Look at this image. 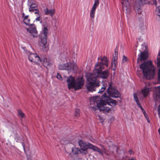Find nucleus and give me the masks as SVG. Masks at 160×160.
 <instances>
[{
  "label": "nucleus",
  "instance_id": "obj_1",
  "mask_svg": "<svg viewBox=\"0 0 160 160\" xmlns=\"http://www.w3.org/2000/svg\"><path fill=\"white\" fill-rule=\"evenodd\" d=\"M99 98L98 96H97L92 98L91 99V104L92 103L96 102L97 106H91L90 108V109L92 111H95L97 109V108H99L100 111H102L104 113H108L110 110V109L107 106H106L107 104L112 107L115 106L117 102L116 101L111 99L108 96L106 93L102 96L101 100L98 101Z\"/></svg>",
  "mask_w": 160,
  "mask_h": 160
},
{
  "label": "nucleus",
  "instance_id": "obj_2",
  "mask_svg": "<svg viewBox=\"0 0 160 160\" xmlns=\"http://www.w3.org/2000/svg\"><path fill=\"white\" fill-rule=\"evenodd\" d=\"M102 67L97 64L96 66V69L92 73H88L86 74L87 82L86 86L87 90L91 92L96 91V88L100 86V81L97 80L99 72L98 70L102 69Z\"/></svg>",
  "mask_w": 160,
  "mask_h": 160
},
{
  "label": "nucleus",
  "instance_id": "obj_3",
  "mask_svg": "<svg viewBox=\"0 0 160 160\" xmlns=\"http://www.w3.org/2000/svg\"><path fill=\"white\" fill-rule=\"evenodd\" d=\"M144 77L148 79L154 78L155 74V67L152 65V62L149 61L142 63L140 66Z\"/></svg>",
  "mask_w": 160,
  "mask_h": 160
},
{
  "label": "nucleus",
  "instance_id": "obj_4",
  "mask_svg": "<svg viewBox=\"0 0 160 160\" xmlns=\"http://www.w3.org/2000/svg\"><path fill=\"white\" fill-rule=\"evenodd\" d=\"M66 81L68 83V89L74 88L75 90L82 88L84 83V80L83 77H80L75 79L73 77L70 76L68 77Z\"/></svg>",
  "mask_w": 160,
  "mask_h": 160
},
{
  "label": "nucleus",
  "instance_id": "obj_5",
  "mask_svg": "<svg viewBox=\"0 0 160 160\" xmlns=\"http://www.w3.org/2000/svg\"><path fill=\"white\" fill-rule=\"evenodd\" d=\"M108 84H109V86L107 90V92L109 96L115 98L120 97V94L119 92L115 88L112 87L113 83L112 82L109 84L107 82H104L103 84V86L99 90L98 93H101L104 92Z\"/></svg>",
  "mask_w": 160,
  "mask_h": 160
},
{
  "label": "nucleus",
  "instance_id": "obj_6",
  "mask_svg": "<svg viewBox=\"0 0 160 160\" xmlns=\"http://www.w3.org/2000/svg\"><path fill=\"white\" fill-rule=\"evenodd\" d=\"M78 143L79 146L80 147L81 149L86 152V150L88 148H90L94 151L98 152L99 154L103 155V153L106 155H108L109 153L106 152L104 148H102V151L97 147L92 145V144L88 143H87L82 140H79L78 141Z\"/></svg>",
  "mask_w": 160,
  "mask_h": 160
},
{
  "label": "nucleus",
  "instance_id": "obj_7",
  "mask_svg": "<svg viewBox=\"0 0 160 160\" xmlns=\"http://www.w3.org/2000/svg\"><path fill=\"white\" fill-rule=\"evenodd\" d=\"M48 32V29L47 27H44L42 32L39 35L40 40V42H39V45L42 49H44L46 48Z\"/></svg>",
  "mask_w": 160,
  "mask_h": 160
},
{
  "label": "nucleus",
  "instance_id": "obj_8",
  "mask_svg": "<svg viewBox=\"0 0 160 160\" xmlns=\"http://www.w3.org/2000/svg\"><path fill=\"white\" fill-rule=\"evenodd\" d=\"M98 60H100L101 61V62H98L95 64V69L94 70L96 69V66L98 64V65H100V66H101L103 68L101 70L99 69L98 70V71L99 72V73H100V72L101 71H102L103 69H104V65H105L107 67L108 66V59L106 58V57H104L103 58H102L101 57H98Z\"/></svg>",
  "mask_w": 160,
  "mask_h": 160
},
{
  "label": "nucleus",
  "instance_id": "obj_9",
  "mask_svg": "<svg viewBox=\"0 0 160 160\" xmlns=\"http://www.w3.org/2000/svg\"><path fill=\"white\" fill-rule=\"evenodd\" d=\"M121 4L123 11L126 13H129L131 8L129 3V0H122Z\"/></svg>",
  "mask_w": 160,
  "mask_h": 160
},
{
  "label": "nucleus",
  "instance_id": "obj_10",
  "mask_svg": "<svg viewBox=\"0 0 160 160\" xmlns=\"http://www.w3.org/2000/svg\"><path fill=\"white\" fill-rule=\"evenodd\" d=\"M27 29V32H29L33 37H36L38 36V32L34 24H31L29 28Z\"/></svg>",
  "mask_w": 160,
  "mask_h": 160
},
{
  "label": "nucleus",
  "instance_id": "obj_11",
  "mask_svg": "<svg viewBox=\"0 0 160 160\" xmlns=\"http://www.w3.org/2000/svg\"><path fill=\"white\" fill-rule=\"evenodd\" d=\"M153 98L154 100L157 102L160 101V86L154 87Z\"/></svg>",
  "mask_w": 160,
  "mask_h": 160
},
{
  "label": "nucleus",
  "instance_id": "obj_12",
  "mask_svg": "<svg viewBox=\"0 0 160 160\" xmlns=\"http://www.w3.org/2000/svg\"><path fill=\"white\" fill-rule=\"evenodd\" d=\"M66 70L74 72L78 69L77 65L75 63L67 62L66 63Z\"/></svg>",
  "mask_w": 160,
  "mask_h": 160
},
{
  "label": "nucleus",
  "instance_id": "obj_13",
  "mask_svg": "<svg viewBox=\"0 0 160 160\" xmlns=\"http://www.w3.org/2000/svg\"><path fill=\"white\" fill-rule=\"evenodd\" d=\"M16 141L18 142H20L22 143L23 146V149L25 153H26L25 150V147L24 143L27 142V139L25 138L22 136H16L15 138Z\"/></svg>",
  "mask_w": 160,
  "mask_h": 160
},
{
  "label": "nucleus",
  "instance_id": "obj_14",
  "mask_svg": "<svg viewBox=\"0 0 160 160\" xmlns=\"http://www.w3.org/2000/svg\"><path fill=\"white\" fill-rule=\"evenodd\" d=\"M152 87H148L147 86H145L142 89V93L144 97H148L149 94L150 92L153 89Z\"/></svg>",
  "mask_w": 160,
  "mask_h": 160
},
{
  "label": "nucleus",
  "instance_id": "obj_15",
  "mask_svg": "<svg viewBox=\"0 0 160 160\" xmlns=\"http://www.w3.org/2000/svg\"><path fill=\"white\" fill-rule=\"evenodd\" d=\"M148 55L147 51L141 52V53L138 56L137 60L138 61L144 60L148 58Z\"/></svg>",
  "mask_w": 160,
  "mask_h": 160
},
{
  "label": "nucleus",
  "instance_id": "obj_16",
  "mask_svg": "<svg viewBox=\"0 0 160 160\" xmlns=\"http://www.w3.org/2000/svg\"><path fill=\"white\" fill-rule=\"evenodd\" d=\"M101 71H101L100 72V73L98 74V78L99 77H100V78L103 79L107 78L109 75V71L108 70H106L102 72Z\"/></svg>",
  "mask_w": 160,
  "mask_h": 160
},
{
  "label": "nucleus",
  "instance_id": "obj_17",
  "mask_svg": "<svg viewBox=\"0 0 160 160\" xmlns=\"http://www.w3.org/2000/svg\"><path fill=\"white\" fill-rule=\"evenodd\" d=\"M37 5L35 4H32L29 6V11L30 12H34L35 14H38L39 11L36 8Z\"/></svg>",
  "mask_w": 160,
  "mask_h": 160
},
{
  "label": "nucleus",
  "instance_id": "obj_18",
  "mask_svg": "<svg viewBox=\"0 0 160 160\" xmlns=\"http://www.w3.org/2000/svg\"><path fill=\"white\" fill-rule=\"evenodd\" d=\"M29 16H25L24 13L22 14V17L23 18V22L26 25L30 26L31 24H30V19L28 18Z\"/></svg>",
  "mask_w": 160,
  "mask_h": 160
},
{
  "label": "nucleus",
  "instance_id": "obj_19",
  "mask_svg": "<svg viewBox=\"0 0 160 160\" xmlns=\"http://www.w3.org/2000/svg\"><path fill=\"white\" fill-rule=\"evenodd\" d=\"M42 62H41L42 63L44 66L47 67L49 65V61L47 58H43L42 59Z\"/></svg>",
  "mask_w": 160,
  "mask_h": 160
},
{
  "label": "nucleus",
  "instance_id": "obj_20",
  "mask_svg": "<svg viewBox=\"0 0 160 160\" xmlns=\"http://www.w3.org/2000/svg\"><path fill=\"white\" fill-rule=\"evenodd\" d=\"M37 57V54L35 53H32L29 55L28 59L31 62H33L35 57Z\"/></svg>",
  "mask_w": 160,
  "mask_h": 160
},
{
  "label": "nucleus",
  "instance_id": "obj_21",
  "mask_svg": "<svg viewBox=\"0 0 160 160\" xmlns=\"http://www.w3.org/2000/svg\"><path fill=\"white\" fill-rule=\"evenodd\" d=\"M80 152L79 149L76 147H73L72 148V152L73 154H78Z\"/></svg>",
  "mask_w": 160,
  "mask_h": 160
},
{
  "label": "nucleus",
  "instance_id": "obj_22",
  "mask_svg": "<svg viewBox=\"0 0 160 160\" xmlns=\"http://www.w3.org/2000/svg\"><path fill=\"white\" fill-rule=\"evenodd\" d=\"M96 9H94L92 8L90 13V16L91 18L93 19L95 17V13L96 12Z\"/></svg>",
  "mask_w": 160,
  "mask_h": 160
},
{
  "label": "nucleus",
  "instance_id": "obj_23",
  "mask_svg": "<svg viewBox=\"0 0 160 160\" xmlns=\"http://www.w3.org/2000/svg\"><path fill=\"white\" fill-rule=\"evenodd\" d=\"M18 116L19 118H22L25 117V114L21 110H18Z\"/></svg>",
  "mask_w": 160,
  "mask_h": 160
},
{
  "label": "nucleus",
  "instance_id": "obj_24",
  "mask_svg": "<svg viewBox=\"0 0 160 160\" xmlns=\"http://www.w3.org/2000/svg\"><path fill=\"white\" fill-rule=\"evenodd\" d=\"M113 60L112 61V66L113 68V69L114 70L115 69L117 64V61H116V58H114V59H113Z\"/></svg>",
  "mask_w": 160,
  "mask_h": 160
},
{
  "label": "nucleus",
  "instance_id": "obj_25",
  "mask_svg": "<svg viewBox=\"0 0 160 160\" xmlns=\"http://www.w3.org/2000/svg\"><path fill=\"white\" fill-rule=\"evenodd\" d=\"M33 62L37 63L39 62H42V60L40 57L37 55V57H35Z\"/></svg>",
  "mask_w": 160,
  "mask_h": 160
},
{
  "label": "nucleus",
  "instance_id": "obj_26",
  "mask_svg": "<svg viewBox=\"0 0 160 160\" xmlns=\"http://www.w3.org/2000/svg\"><path fill=\"white\" fill-rule=\"evenodd\" d=\"M137 2L139 5L146 4L147 2V0H137Z\"/></svg>",
  "mask_w": 160,
  "mask_h": 160
},
{
  "label": "nucleus",
  "instance_id": "obj_27",
  "mask_svg": "<svg viewBox=\"0 0 160 160\" xmlns=\"http://www.w3.org/2000/svg\"><path fill=\"white\" fill-rule=\"evenodd\" d=\"M99 4V2L98 0H95L94 3L92 7V8L96 9L98 7Z\"/></svg>",
  "mask_w": 160,
  "mask_h": 160
},
{
  "label": "nucleus",
  "instance_id": "obj_28",
  "mask_svg": "<svg viewBox=\"0 0 160 160\" xmlns=\"http://www.w3.org/2000/svg\"><path fill=\"white\" fill-rule=\"evenodd\" d=\"M58 68L59 70H66V63L59 65L58 66Z\"/></svg>",
  "mask_w": 160,
  "mask_h": 160
},
{
  "label": "nucleus",
  "instance_id": "obj_29",
  "mask_svg": "<svg viewBox=\"0 0 160 160\" xmlns=\"http://www.w3.org/2000/svg\"><path fill=\"white\" fill-rule=\"evenodd\" d=\"M134 99L138 105H140V103L139 102V100L138 99V98L137 96V95L136 93H134L133 95Z\"/></svg>",
  "mask_w": 160,
  "mask_h": 160
},
{
  "label": "nucleus",
  "instance_id": "obj_30",
  "mask_svg": "<svg viewBox=\"0 0 160 160\" xmlns=\"http://www.w3.org/2000/svg\"><path fill=\"white\" fill-rule=\"evenodd\" d=\"M80 115V110L79 109H76L75 110V117H78Z\"/></svg>",
  "mask_w": 160,
  "mask_h": 160
},
{
  "label": "nucleus",
  "instance_id": "obj_31",
  "mask_svg": "<svg viewBox=\"0 0 160 160\" xmlns=\"http://www.w3.org/2000/svg\"><path fill=\"white\" fill-rule=\"evenodd\" d=\"M55 13V10L54 9H50L49 11V14L50 16L52 17Z\"/></svg>",
  "mask_w": 160,
  "mask_h": 160
},
{
  "label": "nucleus",
  "instance_id": "obj_32",
  "mask_svg": "<svg viewBox=\"0 0 160 160\" xmlns=\"http://www.w3.org/2000/svg\"><path fill=\"white\" fill-rule=\"evenodd\" d=\"M156 11L157 12L158 15L160 16V6L156 8Z\"/></svg>",
  "mask_w": 160,
  "mask_h": 160
},
{
  "label": "nucleus",
  "instance_id": "obj_33",
  "mask_svg": "<svg viewBox=\"0 0 160 160\" xmlns=\"http://www.w3.org/2000/svg\"><path fill=\"white\" fill-rule=\"evenodd\" d=\"M57 78L60 80H62V78L61 77V75L58 73H57Z\"/></svg>",
  "mask_w": 160,
  "mask_h": 160
},
{
  "label": "nucleus",
  "instance_id": "obj_34",
  "mask_svg": "<svg viewBox=\"0 0 160 160\" xmlns=\"http://www.w3.org/2000/svg\"><path fill=\"white\" fill-rule=\"evenodd\" d=\"M128 60L127 58L125 56H123L122 58V62L123 63L126 62Z\"/></svg>",
  "mask_w": 160,
  "mask_h": 160
},
{
  "label": "nucleus",
  "instance_id": "obj_35",
  "mask_svg": "<svg viewBox=\"0 0 160 160\" xmlns=\"http://www.w3.org/2000/svg\"><path fill=\"white\" fill-rule=\"evenodd\" d=\"M24 53L25 54L29 56V55H30L31 53V52H29V51L27 50L24 49Z\"/></svg>",
  "mask_w": 160,
  "mask_h": 160
},
{
  "label": "nucleus",
  "instance_id": "obj_36",
  "mask_svg": "<svg viewBox=\"0 0 160 160\" xmlns=\"http://www.w3.org/2000/svg\"><path fill=\"white\" fill-rule=\"evenodd\" d=\"M49 10L47 8H46L44 10V14L45 15H48L49 14Z\"/></svg>",
  "mask_w": 160,
  "mask_h": 160
},
{
  "label": "nucleus",
  "instance_id": "obj_37",
  "mask_svg": "<svg viewBox=\"0 0 160 160\" xmlns=\"http://www.w3.org/2000/svg\"><path fill=\"white\" fill-rule=\"evenodd\" d=\"M37 14V18L35 19V20L36 21H39L40 20V16L39 15V13L38 14Z\"/></svg>",
  "mask_w": 160,
  "mask_h": 160
},
{
  "label": "nucleus",
  "instance_id": "obj_38",
  "mask_svg": "<svg viewBox=\"0 0 160 160\" xmlns=\"http://www.w3.org/2000/svg\"><path fill=\"white\" fill-rule=\"evenodd\" d=\"M118 55V52L116 50L115 51V53L114 55H113V59H114V58H116V59H117V56Z\"/></svg>",
  "mask_w": 160,
  "mask_h": 160
},
{
  "label": "nucleus",
  "instance_id": "obj_39",
  "mask_svg": "<svg viewBox=\"0 0 160 160\" xmlns=\"http://www.w3.org/2000/svg\"><path fill=\"white\" fill-rule=\"evenodd\" d=\"M157 110L158 112V114L159 118H160V105H159L158 106Z\"/></svg>",
  "mask_w": 160,
  "mask_h": 160
},
{
  "label": "nucleus",
  "instance_id": "obj_40",
  "mask_svg": "<svg viewBox=\"0 0 160 160\" xmlns=\"http://www.w3.org/2000/svg\"><path fill=\"white\" fill-rule=\"evenodd\" d=\"M138 107H139L141 109L142 112L143 113V114L145 113L146 112L144 110V109L141 106V104H140V105H138Z\"/></svg>",
  "mask_w": 160,
  "mask_h": 160
},
{
  "label": "nucleus",
  "instance_id": "obj_41",
  "mask_svg": "<svg viewBox=\"0 0 160 160\" xmlns=\"http://www.w3.org/2000/svg\"><path fill=\"white\" fill-rule=\"evenodd\" d=\"M158 81H160V69H159L158 70Z\"/></svg>",
  "mask_w": 160,
  "mask_h": 160
},
{
  "label": "nucleus",
  "instance_id": "obj_42",
  "mask_svg": "<svg viewBox=\"0 0 160 160\" xmlns=\"http://www.w3.org/2000/svg\"><path fill=\"white\" fill-rule=\"evenodd\" d=\"M152 4L155 5L156 6L157 5V2L156 0H152Z\"/></svg>",
  "mask_w": 160,
  "mask_h": 160
},
{
  "label": "nucleus",
  "instance_id": "obj_43",
  "mask_svg": "<svg viewBox=\"0 0 160 160\" xmlns=\"http://www.w3.org/2000/svg\"><path fill=\"white\" fill-rule=\"evenodd\" d=\"M128 153L131 155L133 154L134 153L131 150H129L128 151Z\"/></svg>",
  "mask_w": 160,
  "mask_h": 160
},
{
  "label": "nucleus",
  "instance_id": "obj_44",
  "mask_svg": "<svg viewBox=\"0 0 160 160\" xmlns=\"http://www.w3.org/2000/svg\"><path fill=\"white\" fill-rule=\"evenodd\" d=\"M151 85V83L150 82H148L146 84V86H147V87H148V86H150Z\"/></svg>",
  "mask_w": 160,
  "mask_h": 160
},
{
  "label": "nucleus",
  "instance_id": "obj_45",
  "mask_svg": "<svg viewBox=\"0 0 160 160\" xmlns=\"http://www.w3.org/2000/svg\"><path fill=\"white\" fill-rule=\"evenodd\" d=\"M143 114L144 115V117H145V118H148V115L146 113V112H145V113H143Z\"/></svg>",
  "mask_w": 160,
  "mask_h": 160
},
{
  "label": "nucleus",
  "instance_id": "obj_46",
  "mask_svg": "<svg viewBox=\"0 0 160 160\" xmlns=\"http://www.w3.org/2000/svg\"><path fill=\"white\" fill-rule=\"evenodd\" d=\"M146 119H147V121L148 122V123H150V120H149V119L148 118H146Z\"/></svg>",
  "mask_w": 160,
  "mask_h": 160
},
{
  "label": "nucleus",
  "instance_id": "obj_47",
  "mask_svg": "<svg viewBox=\"0 0 160 160\" xmlns=\"http://www.w3.org/2000/svg\"><path fill=\"white\" fill-rule=\"evenodd\" d=\"M128 160H136L134 158H132V159H129Z\"/></svg>",
  "mask_w": 160,
  "mask_h": 160
},
{
  "label": "nucleus",
  "instance_id": "obj_48",
  "mask_svg": "<svg viewBox=\"0 0 160 160\" xmlns=\"http://www.w3.org/2000/svg\"><path fill=\"white\" fill-rule=\"evenodd\" d=\"M158 56L160 57V51L159 52V53L158 54Z\"/></svg>",
  "mask_w": 160,
  "mask_h": 160
},
{
  "label": "nucleus",
  "instance_id": "obj_49",
  "mask_svg": "<svg viewBox=\"0 0 160 160\" xmlns=\"http://www.w3.org/2000/svg\"><path fill=\"white\" fill-rule=\"evenodd\" d=\"M158 132H159V134L160 135V131H158Z\"/></svg>",
  "mask_w": 160,
  "mask_h": 160
},
{
  "label": "nucleus",
  "instance_id": "obj_50",
  "mask_svg": "<svg viewBox=\"0 0 160 160\" xmlns=\"http://www.w3.org/2000/svg\"><path fill=\"white\" fill-rule=\"evenodd\" d=\"M76 160H81L79 159H77Z\"/></svg>",
  "mask_w": 160,
  "mask_h": 160
},
{
  "label": "nucleus",
  "instance_id": "obj_51",
  "mask_svg": "<svg viewBox=\"0 0 160 160\" xmlns=\"http://www.w3.org/2000/svg\"><path fill=\"white\" fill-rule=\"evenodd\" d=\"M158 130H160V128H159L158 129Z\"/></svg>",
  "mask_w": 160,
  "mask_h": 160
},
{
  "label": "nucleus",
  "instance_id": "obj_52",
  "mask_svg": "<svg viewBox=\"0 0 160 160\" xmlns=\"http://www.w3.org/2000/svg\"><path fill=\"white\" fill-rule=\"evenodd\" d=\"M145 49H146V47H145Z\"/></svg>",
  "mask_w": 160,
  "mask_h": 160
},
{
  "label": "nucleus",
  "instance_id": "obj_53",
  "mask_svg": "<svg viewBox=\"0 0 160 160\" xmlns=\"http://www.w3.org/2000/svg\"><path fill=\"white\" fill-rule=\"evenodd\" d=\"M159 69H160V68Z\"/></svg>",
  "mask_w": 160,
  "mask_h": 160
}]
</instances>
